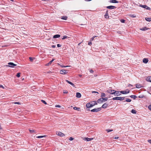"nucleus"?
<instances>
[{
  "label": "nucleus",
  "instance_id": "f257e3e1",
  "mask_svg": "<svg viewBox=\"0 0 151 151\" xmlns=\"http://www.w3.org/2000/svg\"><path fill=\"white\" fill-rule=\"evenodd\" d=\"M108 100V98L106 97L104 98H100L98 99L97 100V102L98 103H101L103 102L107 101Z\"/></svg>",
  "mask_w": 151,
  "mask_h": 151
},
{
  "label": "nucleus",
  "instance_id": "f03ea898",
  "mask_svg": "<svg viewBox=\"0 0 151 151\" xmlns=\"http://www.w3.org/2000/svg\"><path fill=\"white\" fill-rule=\"evenodd\" d=\"M124 97H115L113 98L112 99L113 100H119L120 101H123L124 100Z\"/></svg>",
  "mask_w": 151,
  "mask_h": 151
},
{
  "label": "nucleus",
  "instance_id": "7ed1b4c3",
  "mask_svg": "<svg viewBox=\"0 0 151 151\" xmlns=\"http://www.w3.org/2000/svg\"><path fill=\"white\" fill-rule=\"evenodd\" d=\"M8 65H6V66L9 67L11 68H14L15 66L17 65L16 64L14 63H13L9 62L8 63Z\"/></svg>",
  "mask_w": 151,
  "mask_h": 151
},
{
  "label": "nucleus",
  "instance_id": "20e7f679",
  "mask_svg": "<svg viewBox=\"0 0 151 151\" xmlns=\"http://www.w3.org/2000/svg\"><path fill=\"white\" fill-rule=\"evenodd\" d=\"M121 95V91L115 90L114 95L115 96H118Z\"/></svg>",
  "mask_w": 151,
  "mask_h": 151
},
{
  "label": "nucleus",
  "instance_id": "39448f33",
  "mask_svg": "<svg viewBox=\"0 0 151 151\" xmlns=\"http://www.w3.org/2000/svg\"><path fill=\"white\" fill-rule=\"evenodd\" d=\"M139 6L142 7L144 8L145 9L147 10H150V7H148L146 5H142V4L140 5Z\"/></svg>",
  "mask_w": 151,
  "mask_h": 151
},
{
  "label": "nucleus",
  "instance_id": "423d86ee",
  "mask_svg": "<svg viewBox=\"0 0 151 151\" xmlns=\"http://www.w3.org/2000/svg\"><path fill=\"white\" fill-rule=\"evenodd\" d=\"M101 108L94 109L91 110V111L93 112H97L101 110Z\"/></svg>",
  "mask_w": 151,
  "mask_h": 151
},
{
  "label": "nucleus",
  "instance_id": "0eeeda50",
  "mask_svg": "<svg viewBox=\"0 0 151 151\" xmlns=\"http://www.w3.org/2000/svg\"><path fill=\"white\" fill-rule=\"evenodd\" d=\"M115 90H108L106 91L107 92L111 94H114V93Z\"/></svg>",
  "mask_w": 151,
  "mask_h": 151
},
{
  "label": "nucleus",
  "instance_id": "6e6552de",
  "mask_svg": "<svg viewBox=\"0 0 151 151\" xmlns=\"http://www.w3.org/2000/svg\"><path fill=\"white\" fill-rule=\"evenodd\" d=\"M129 92V91L128 89H127L125 91H121V93L123 94H126Z\"/></svg>",
  "mask_w": 151,
  "mask_h": 151
},
{
  "label": "nucleus",
  "instance_id": "1a4fd4ad",
  "mask_svg": "<svg viewBox=\"0 0 151 151\" xmlns=\"http://www.w3.org/2000/svg\"><path fill=\"white\" fill-rule=\"evenodd\" d=\"M67 71L65 70H60V73L62 74H65L67 73Z\"/></svg>",
  "mask_w": 151,
  "mask_h": 151
},
{
  "label": "nucleus",
  "instance_id": "9d476101",
  "mask_svg": "<svg viewBox=\"0 0 151 151\" xmlns=\"http://www.w3.org/2000/svg\"><path fill=\"white\" fill-rule=\"evenodd\" d=\"M56 134L60 137H63L65 136V135L63 133L61 132H57Z\"/></svg>",
  "mask_w": 151,
  "mask_h": 151
},
{
  "label": "nucleus",
  "instance_id": "9b49d317",
  "mask_svg": "<svg viewBox=\"0 0 151 151\" xmlns=\"http://www.w3.org/2000/svg\"><path fill=\"white\" fill-rule=\"evenodd\" d=\"M83 140L87 141H89L91 140H92L93 139V138H88L87 137H85L83 138Z\"/></svg>",
  "mask_w": 151,
  "mask_h": 151
},
{
  "label": "nucleus",
  "instance_id": "f8f14e48",
  "mask_svg": "<svg viewBox=\"0 0 151 151\" xmlns=\"http://www.w3.org/2000/svg\"><path fill=\"white\" fill-rule=\"evenodd\" d=\"M93 106V105L92 104H91L90 103H88L86 105V107L87 108H89L90 107H91Z\"/></svg>",
  "mask_w": 151,
  "mask_h": 151
},
{
  "label": "nucleus",
  "instance_id": "ddd939ff",
  "mask_svg": "<svg viewBox=\"0 0 151 151\" xmlns=\"http://www.w3.org/2000/svg\"><path fill=\"white\" fill-rule=\"evenodd\" d=\"M106 8L108 9H114L116 8V7L115 6H107L106 7Z\"/></svg>",
  "mask_w": 151,
  "mask_h": 151
},
{
  "label": "nucleus",
  "instance_id": "4468645a",
  "mask_svg": "<svg viewBox=\"0 0 151 151\" xmlns=\"http://www.w3.org/2000/svg\"><path fill=\"white\" fill-rule=\"evenodd\" d=\"M55 60V59H52V60H51L48 63H47L45 65L46 66H49V65H51L52 63V62L53 61Z\"/></svg>",
  "mask_w": 151,
  "mask_h": 151
},
{
  "label": "nucleus",
  "instance_id": "2eb2a0df",
  "mask_svg": "<svg viewBox=\"0 0 151 151\" xmlns=\"http://www.w3.org/2000/svg\"><path fill=\"white\" fill-rule=\"evenodd\" d=\"M65 81H66V82H67L69 84L71 85L73 87H75V85L74 84H73V83H72L71 82H70V81H68V80H66Z\"/></svg>",
  "mask_w": 151,
  "mask_h": 151
},
{
  "label": "nucleus",
  "instance_id": "dca6fc26",
  "mask_svg": "<svg viewBox=\"0 0 151 151\" xmlns=\"http://www.w3.org/2000/svg\"><path fill=\"white\" fill-rule=\"evenodd\" d=\"M76 96L78 98H80L81 97V94L78 92H77L76 93Z\"/></svg>",
  "mask_w": 151,
  "mask_h": 151
},
{
  "label": "nucleus",
  "instance_id": "f3484780",
  "mask_svg": "<svg viewBox=\"0 0 151 151\" xmlns=\"http://www.w3.org/2000/svg\"><path fill=\"white\" fill-rule=\"evenodd\" d=\"M148 61V60L147 58H145L143 60V62L145 63H147Z\"/></svg>",
  "mask_w": 151,
  "mask_h": 151
},
{
  "label": "nucleus",
  "instance_id": "a211bd4d",
  "mask_svg": "<svg viewBox=\"0 0 151 151\" xmlns=\"http://www.w3.org/2000/svg\"><path fill=\"white\" fill-rule=\"evenodd\" d=\"M109 2L114 3H118V1L116 0H110L109 1Z\"/></svg>",
  "mask_w": 151,
  "mask_h": 151
},
{
  "label": "nucleus",
  "instance_id": "6ab92c4d",
  "mask_svg": "<svg viewBox=\"0 0 151 151\" xmlns=\"http://www.w3.org/2000/svg\"><path fill=\"white\" fill-rule=\"evenodd\" d=\"M146 80L147 81L151 82V76H149L146 78Z\"/></svg>",
  "mask_w": 151,
  "mask_h": 151
},
{
  "label": "nucleus",
  "instance_id": "aec40b11",
  "mask_svg": "<svg viewBox=\"0 0 151 151\" xmlns=\"http://www.w3.org/2000/svg\"><path fill=\"white\" fill-rule=\"evenodd\" d=\"M136 86L137 88H140L142 87V85L139 83L136 84Z\"/></svg>",
  "mask_w": 151,
  "mask_h": 151
},
{
  "label": "nucleus",
  "instance_id": "412c9836",
  "mask_svg": "<svg viewBox=\"0 0 151 151\" xmlns=\"http://www.w3.org/2000/svg\"><path fill=\"white\" fill-rule=\"evenodd\" d=\"M108 104L106 103H105L102 106V107L103 108H106L108 106Z\"/></svg>",
  "mask_w": 151,
  "mask_h": 151
},
{
  "label": "nucleus",
  "instance_id": "4be33fe9",
  "mask_svg": "<svg viewBox=\"0 0 151 151\" xmlns=\"http://www.w3.org/2000/svg\"><path fill=\"white\" fill-rule=\"evenodd\" d=\"M60 35H54L53 37L54 38H59V37H60Z\"/></svg>",
  "mask_w": 151,
  "mask_h": 151
},
{
  "label": "nucleus",
  "instance_id": "5701e85b",
  "mask_svg": "<svg viewBox=\"0 0 151 151\" xmlns=\"http://www.w3.org/2000/svg\"><path fill=\"white\" fill-rule=\"evenodd\" d=\"M145 19L147 21L150 22L151 21V18L150 17L146 18Z\"/></svg>",
  "mask_w": 151,
  "mask_h": 151
},
{
  "label": "nucleus",
  "instance_id": "b1692460",
  "mask_svg": "<svg viewBox=\"0 0 151 151\" xmlns=\"http://www.w3.org/2000/svg\"><path fill=\"white\" fill-rule=\"evenodd\" d=\"M148 29L146 28V27H145L143 28H140V30H142V31H145L147 29Z\"/></svg>",
  "mask_w": 151,
  "mask_h": 151
},
{
  "label": "nucleus",
  "instance_id": "393cba45",
  "mask_svg": "<svg viewBox=\"0 0 151 151\" xmlns=\"http://www.w3.org/2000/svg\"><path fill=\"white\" fill-rule=\"evenodd\" d=\"M61 19H63L66 20L67 19V17L66 16L62 17Z\"/></svg>",
  "mask_w": 151,
  "mask_h": 151
},
{
  "label": "nucleus",
  "instance_id": "a878e982",
  "mask_svg": "<svg viewBox=\"0 0 151 151\" xmlns=\"http://www.w3.org/2000/svg\"><path fill=\"white\" fill-rule=\"evenodd\" d=\"M106 96V95L105 93H102L101 95V97L102 98H103L104 97Z\"/></svg>",
  "mask_w": 151,
  "mask_h": 151
},
{
  "label": "nucleus",
  "instance_id": "bb28decb",
  "mask_svg": "<svg viewBox=\"0 0 151 151\" xmlns=\"http://www.w3.org/2000/svg\"><path fill=\"white\" fill-rule=\"evenodd\" d=\"M73 109L74 110H78V111H79L80 109V108H78L76 107H73Z\"/></svg>",
  "mask_w": 151,
  "mask_h": 151
},
{
  "label": "nucleus",
  "instance_id": "cd10ccee",
  "mask_svg": "<svg viewBox=\"0 0 151 151\" xmlns=\"http://www.w3.org/2000/svg\"><path fill=\"white\" fill-rule=\"evenodd\" d=\"M130 96L131 98H133L134 99H135L136 98H137V97L136 96L134 95H131Z\"/></svg>",
  "mask_w": 151,
  "mask_h": 151
},
{
  "label": "nucleus",
  "instance_id": "c85d7f7f",
  "mask_svg": "<svg viewBox=\"0 0 151 151\" xmlns=\"http://www.w3.org/2000/svg\"><path fill=\"white\" fill-rule=\"evenodd\" d=\"M45 136H46L45 135L40 136H37V137H36L38 138H43V137H45Z\"/></svg>",
  "mask_w": 151,
  "mask_h": 151
},
{
  "label": "nucleus",
  "instance_id": "c756f323",
  "mask_svg": "<svg viewBox=\"0 0 151 151\" xmlns=\"http://www.w3.org/2000/svg\"><path fill=\"white\" fill-rule=\"evenodd\" d=\"M131 112L133 114H136V111L135 110L133 109L131 111Z\"/></svg>",
  "mask_w": 151,
  "mask_h": 151
},
{
  "label": "nucleus",
  "instance_id": "7c9ffc66",
  "mask_svg": "<svg viewBox=\"0 0 151 151\" xmlns=\"http://www.w3.org/2000/svg\"><path fill=\"white\" fill-rule=\"evenodd\" d=\"M129 16L132 17H136V16L134 14H130Z\"/></svg>",
  "mask_w": 151,
  "mask_h": 151
},
{
  "label": "nucleus",
  "instance_id": "2f4dec72",
  "mask_svg": "<svg viewBox=\"0 0 151 151\" xmlns=\"http://www.w3.org/2000/svg\"><path fill=\"white\" fill-rule=\"evenodd\" d=\"M29 130L30 133H32L33 132H35V131L34 130L29 129Z\"/></svg>",
  "mask_w": 151,
  "mask_h": 151
},
{
  "label": "nucleus",
  "instance_id": "473e14b6",
  "mask_svg": "<svg viewBox=\"0 0 151 151\" xmlns=\"http://www.w3.org/2000/svg\"><path fill=\"white\" fill-rule=\"evenodd\" d=\"M104 17L106 19H108L109 18V16L108 15L105 14L104 15Z\"/></svg>",
  "mask_w": 151,
  "mask_h": 151
},
{
  "label": "nucleus",
  "instance_id": "72a5a7b5",
  "mask_svg": "<svg viewBox=\"0 0 151 151\" xmlns=\"http://www.w3.org/2000/svg\"><path fill=\"white\" fill-rule=\"evenodd\" d=\"M67 37H68L67 36H66V35H65V36H63V37L62 38V39L64 40V39H66V38H67Z\"/></svg>",
  "mask_w": 151,
  "mask_h": 151
},
{
  "label": "nucleus",
  "instance_id": "f704fd0d",
  "mask_svg": "<svg viewBox=\"0 0 151 151\" xmlns=\"http://www.w3.org/2000/svg\"><path fill=\"white\" fill-rule=\"evenodd\" d=\"M126 101L127 102H130L131 101V100L129 99H127Z\"/></svg>",
  "mask_w": 151,
  "mask_h": 151
},
{
  "label": "nucleus",
  "instance_id": "c9c22d12",
  "mask_svg": "<svg viewBox=\"0 0 151 151\" xmlns=\"http://www.w3.org/2000/svg\"><path fill=\"white\" fill-rule=\"evenodd\" d=\"M92 103H94V104H93V106H94L95 105H96L97 104V102L95 101H92Z\"/></svg>",
  "mask_w": 151,
  "mask_h": 151
},
{
  "label": "nucleus",
  "instance_id": "e433bc0d",
  "mask_svg": "<svg viewBox=\"0 0 151 151\" xmlns=\"http://www.w3.org/2000/svg\"><path fill=\"white\" fill-rule=\"evenodd\" d=\"M20 73H18L17 74V75H16V76L17 77L19 78V77H20Z\"/></svg>",
  "mask_w": 151,
  "mask_h": 151
},
{
  "label": "nucleus",
  "instance_id": "4c0bfd02",
  "mask_svg": "<svg viewBox=\"0 0 151 151\" xmlns=\"http://www.w3.org/2000/svg\"><path fill=\"white\" fill-rule=\"evenodd\" d=\"M41 101L45 104H47L46 102L44 100H41Z\"/></svg>",
  "mask_w": 151,
  "mask_h": 151
},
{
  "label": "nucleus",
  "instance_id": "58836bf2",
  "mask_svg": "<svg viewBox=\"0 0 151 151\" xmlns=\"http://www.w3.org/2000/svg\"><path fill=\"white\" fill-rule=\"evenodd\" d=\"M120 21L121 22L124 23L125 22V20L123 19H121Z\"/></svg>",
  "mask_w": 151,
  "mask_h": 151
},
{
  "label": "nucleus",
  "instance_id": "ea45409f",
  "mask_svg": "<svg viewBox=\"0 0 151 151\" xmlns=\"http://www.w3.org/2000/svg\"><path fill=\"white\" fill-rule=\"evenodd\" d=\"M63 92L64 93H68V91L67 90H64Z\"/></svg>",
  "mask_w": 151,
  "mask_h": 151
},
{
  "label": "nucleus",
  "instance_id": "a19ab883",
  "mask_svg": "<svg viewBox=\"0 0 151 151\" xmlns=\"http://www.w3.org/2000/svg\"><path fill=\"white\" fill-rule=\"evenodd\" d=\"M96 36H94V37H93L92 38H91V40H92V41H93V40L94 39V38L96 37Z\"/></svg>",
  "mask_w": 151,
  "mask_h": 151
},
{
  "label": "nucleus",
  "instance_id": "79ce46f5",
  "mask_svg": "<svg viewBox=\"0 0 151 151\" xmlns=\"http://www.w3.org/2000/svg\"><path fill=\"white\" fill-rule=\"evenodd\" d=\"M29 59L32 62L33 61V58H32L29 57Z\"/></svg>",
  "mask_w": 151,
  "mask_h": 151
},
{
  "label": "nucleus",
  "instance_id": "37998d69",
  "mask_svg": "<svg viewBox=\"0 0 151 151\" xmlns=\"http://www.w3.org/2000/svg\"><path fill=\"white\" fill-rule=\"evenodd\" d=\"M55 107H59V108H60L61 107V106L60 105H57L55 106Z\"/></svg>",
  "mask_w": 151,
  "mask_h": 151
},
{
  "label": "nucleus",
  "instance_id": "c03bdc74",
  "mask_svg": "<svg viewBox=\"0 0 151 151\" xmlns=\"http://www.w3.org/2000/svg\"><path fill=\"white\" fill-rule=\"evenodd\" d=\"M14 103L15 104H20V103L19 102H15Z\"/></svg>",
  "mask_w": 151,
  "mask_h": 151
},
{
  "label": "nucleus",
  "instance_id": "a18cd8bd",
  "mask_svg": "<svg viewBox=\"0 0 151 151\" xmlns=\"http://www.w3.org/2000/svg\"><path fill=\"white\" fill-rule=\"evenodd\" d=\"M92 93H97L98 94L99 93L98 92L95 91H93L92 92Z\"/></svg>",
  "mask_w": 151,
  "mask_h": 151
},
{
  "label": "nucleus",
  "instance_id": "49530a36",
  "mask_svg": "<svg viewBox=\"0 0 151 151\" xmlns=\"http://www.w3.org/2000/svg\"><path fill=\"white\" fill-rule=\"evenodd\" d=\"M148 108L151 111V104L148 106Z\"/></svg>",
  "mask_w": 151,
  "mask_h": 151
},
{
  "label": "nucleus",
  "instance_id": "de8ad7c7",
  "mask_svg": "<svg viewBox=\"0 0 151 151\" xmlns=\"http://www.w3.org/2000/svg\"><path fill=\"white\" fill-rule=\"evenodd\" d=\"M57 46L58 47H61V45H60L59 44H58L57 45Z\"/></svg>",
  "mask_w": 151,
  "mask_h": 151
},
{
  "label": "nucleus",
  "instance_id": "09e8293b",
  "mask_svg": "<svg viewBox=\"0 0 151 151\" xmlns=\"http://www.w3.org/2000/svg\"><path fill=\"white\" fill-rule=\"evenodd\" d=\"M73 139V138L72 137H70V138H69V140H72Z\"/></svg>",
  "mask_w": 151,
  "mask_h": 151
},
{
  "label": "nucleus",
  "instance_id": "8fccbe9b",
  "mask_svg": "<svg viewBox=\"0 0 151 151\" xmlns=\"http://www.w3.org/2000/svg\"><path fill=\"white\" fill-rule=\"evenodd\" d=\"M106 131H107V132H111V131H112V130H109V129H107V130H106Z\"/></svg>",
  "mask_w": 151,
  "mask_h": 151
},
{
  "label": "nucleus",
  "instance_id": "3c124183",
  "mask_svg": "<svg viewBox=\"0 0 151 151\" xmlns=\"http://www.w3.org/2000/svg\"><path fill=\"white\" fill-rule=\"evenodd\" d=\"M115 139H117L119 138V137H115L114 138Z\"/></svg>",
  "mask_w": 151,
  "mask_h": 151
},
{
  "label": "nucleus",
  "instance_id": "603ef678",
  "mask_svg": "<svg viewBox=\"0 0 151 151\" xmlns=\"http://www.w3.org/2000/svg\"><path fill=\"white\" fill-rule=\"evenodd\" d=\"M147 141L149 143L151 144V139H149Z\"/></svg>",
  "mask_w": 151,
  "mask_h": 151
},
{
  "label": "nucleus",
  "instance_id": "864d4df0",
  "mask_svg": "<svg viewBox=\"0 0 151 151\" xmlns=\"http://www.w3.org/2000/svg\"><path fill=\"white\" fill-rule=\"evenodd\" d=\"M90 72L91 73H92L93 72V70H90Z\"/></svg>",
  "mask_w": 151,
  "mask_h": 151
},
{
  "label": "nucleus",
  "instance_id": "5fc2aeb1",
  "mask_svg": "<svg viewBox=\"0 0 151 151\" xmlns=\"http://www.w3.org/2000/svg\"><path fill=\"white\" fill-rule=\"evenodd\" d=\"M55 45H52V48H55Z\"/></svg>",
  "mask_w": 151,
  "mask_h": 151
},
{
  "label": "nucleus",
  "instance_id": "6e6d98bb",
  "mask_svg": "<svg viewBox=\"0 0 151 151\" xmlns=\"http://www.w3.org/2000/svg\"><path fill=\"white\" fill-rule=\"evenodd\" d=\"M59 65L60 66V67H65V66H64V65Z\"/></svg>",
  "mask_w": 151,
  "mask_h": 151
},
{
  "label": "nucleus",
  "instance_id": "4d7b16f0",
  "mask_svg": "<svg viewBox=\"0 0 151 151\" xmlns=\"http://www.w3.org/2000/svg\"><path fill=\"white\" fill-rule=\"evenodd\" d=\"M91 44H92V43L91 42H89L88 43V45H91Z\"/></svg>",
  "mask_w": 151,
  "mask_h": 151
},
{
  "label": "nucleus",
  "instance_id": "13d9d810",
  "mask_svg": "<svg viewBox=\"0 0 151 151\" xmlns=\"http://www.w3.org/2000/svg\"><path fill=\"white\" fill-rule=\"evenodd\" d=\"M4 88V87H3V86L1 85H0V88Z\"/></svg>",
  "mask_w": 151,
  "mask_h": 151
},
{
  "label": "nucleus",
  "instance_id": "bf43d9fd",
  "mask_svg": "<svg viewBox=\"0 0 151 151\" xmlns=\"http://www.w3.org/2000/svg\"><path fill=\"white\" fill-rule=\"evenodd\" d=\"M105 14L108 15V12L107 11L106 12V13Z\"/></svg>",
  "mask_w": 151,
  "mask_h": 151
},
{
  "label": "nucleus",
  "instance_id": "052dcab7",
  "mask_svg": "<svg viewBox=\"0 0 151 151\" xmlns=\"http://www.w3.org/2000/svg\"><path fill=\"white\" fill-rule=\"evenodd\" d=\"M139 98H142V96H139Z\"/></svg>",
  "mask_w": 151,
  "mask_h": 151
},
{
  "label": "nucleus",
  "instance_id": "680f3d73",
  "mask_svg": "<svg viewBox=\"0 0 151 151\" xmlns=\"http://www.w3.org/2000/svg\"><path fill=\"white\" fill-rule=\"evenodd\" d=\"M70 66H65V67H70Z\"/></svg>",
  "mask_w": 151,
  "mask_h": 151
},
{
  "label": "nucleus",
  "instance_id": "e2e57ef3",
  "mask_svg": "<svg viewBox=\"0 0 151 151\" xmlns=\"http://www.w3.org/2000/svg\"><path fill=\"white\" fill-rule=\"evenodd\" d=\"M79 76L80 77H81L82 76V75H79Z\"/></svg>",
  "mask_w": 151,
  "mask_h": 151
},
{
  "label": "nucleus",
  "instance_id": "0e129e2a",
  "mask_svg": "<svg viewBox=\"0 0 151 151\" xmlns=\"http://www.w3.org/2000/svg\"><path fill=\"white\" fill-rule=\"evenodd\" d=\"M91 104H92V105H93V104H94V103H92V102H91Z\"/></svg>",
  "mask_w": 151,
  "mask_h": 151
},
{
  "label": "nucleus",
  "instance_id": "69168bd1",
  "mask_svg": "<svg viewBox=\"0 0 151 151\" xmlns=\"http://www.w3.org/2000/svg\"><path fill=\"white\" fill-rule=\"evenodd\" d=\"M81 44V43H80L78 44V45H79Z\"/></svg>",
  "mask_w": 151,
  "mask_h": 151
},
{
  "label": "nucleus",
  "instance_id": "338daca9",
  "mask_svg": "<svg viewBox=\"0 0 151 151\" xmlns=\"http://www.w3.org/2000/svg\"><path fill=\"white\" fill-rule=\"evenodd\" d=\"M11 1H13V0H10Z\"/></svg>",
  "mask_w": 151,
  "mask_h": 151
}]
</instances>
